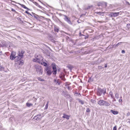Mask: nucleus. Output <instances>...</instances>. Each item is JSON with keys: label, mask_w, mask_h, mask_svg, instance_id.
<instances>
[{"label": "nucleus", "mask_w": 130, "mask_h": 130, "mask_svg": "<svg viewBox=\"0 0 130 130\" xmlns=\"http://www.w3.org/2000/svg\"><path fill=\"white\" fill-rule=\"evenodd\" d=\"M90 101L92 103H94L95 102V101L94 100L92 99H91V100Z\"/></svg>", "instance_id": "nucleus-30"}, {"label": "nucleus", "mask_w": 130, "mask_h": 130, "mask_svg": "<svg viewBox=\"0 0 130 130\" xmlns=\"http://www.w3.org/2000/svg\"><path fill=\"white\" fill-rule=\"evenodd\" d=\"M38 79L39 80H40V81H43V80L42 79H41V78H40V77H38Z\"/></svg>", "instance_id": "nucleus-37"}, {"label": "nucleus", "mask_w": 130, "mask_h": 130, "mask_svg": "<svg viewBox=\"0 0 130 130\" xmlns=\"http://www.w3.org/2000/svg\"><path fill=\"white\" fill-rule=\"evenodd\" d=\"M54 82L56 85H59L60 84L61 81L59 79H54Z\"/></svg>", "instance_id": "nucleus-9"}, {"label": "nucleus", "mask_w": 130, "mask_h": 130, "mask_svg": "<svg viewBox=\"0 0 130 130\" xmlns=\"http://www.w3.org/2000/svg\"><path fill=\"white\" fill-rule=\"evenodd\" d=\"M15 55L16 53L15 52H12L10 56V59L12 60L14 59L15 58Z\"/></svg>", "instance_id": "nucleus-7"}, {"label": "nucleus", "mask_w": 130, "mask_h": 130, "mask_svg": "<svg viewBox=\"0 0 130 130\" xmlns=\"http://www.w3.org/2000/svg\"><path fill=\"white\" fill-rule=\"evenodd\" d=\"M98 104L100 106H108L110 105V104L107 102L101 100H100L98 101Z\"/></svg>", "instance_id": "nucleus-1"}, {"label": "nucleus", "mask_w": 130, "mask_h": 130, "mask_svg": "<svg viewBox=\"0 0 130 130\" xmlns=\"http://www.w3.org/2000/svg\"><path fill=\"white\" fill-rule=\"evenodd\" d=\"M98 22L100 23H102V22H104L103 21H98Z\"/></svg>", "instance_id": "nucleus-49"}, {"label": "nucleus", "mask_w": 130, "mask_h": 130, "mask_svg": "<svg viewBox=\"0 0 130 130\" xmlns=\"http://www.w3.org/2000/svg\"><path fill=\"white\" fill-rule=\"evenodd\" d=\"M65 75L63 73L59 75L60 78L61 79V80L65 81L66 79L65 78Z\"/></svg>", "instance_id": "nucleus-10"}, {"label": "nucleus", "mask_w": 130, "mask_h": 130, "mask_svg": "<svg viewBox=\"0 0 130 130\" xmlns=\"http://www.w3.org/2000/svg\"><path fill=\"white\" fill-rule=\"evenodd\" d=\"M48 102H48V101L47 102V103L46 104L45 106V109H47V108H48Z\"/></svg>", "instance_id": "nucleus-28"}, {"label": "nucleus", "mask_w": 130, "mask_h": 130, "mask_svg": "<svg viewBox=\"0 0 130 130\" xmlns=\"http://www.w3.org/2000/svg\"><path fill=\"white\" fill-rule=\"evenodd\" d=\"M35 68L37 73L40 75L42 74L43 70L41 67L37 64L35 66Z\"/></svg>", "instance_id": "nucleus-3"}, {"label": "nucleus", "mask_w": 130, "mask_h": 130, "mask_svg": "<svg viewBox=\"0 0 130 130\" xmlns=\"http://www.w3.org/2000/svg\"><path fill=\"white\" fill-rule=\"evenodd\" d=\"M76 93L77 94H78L80 95V93Z\"/></svg>", "instance_id": "nucleus-48"}, {"label": "nucleus", "mask_w": 130, "mask_h": 130, "mask_svg": "<svg viewBox=\"0 0 130 130\" xmlns=\"http://www.w3.org/2000/svg\"><path fill=\"white\" fill-rule=\"evenodd\" d=\"M127 4H128V5H129V3L128 2H127Z\"/></svg>", "instance_id": "nucleus-51"}, {"label": "nucleus", "mask_w": 130, "mask_h": 130, "mask_svg": "<svg viewBox=\"0 0 130 130\" xmlns=\"http://www.w3.org/2000/svg\"><path fill=\"white\" fill-rule=\"evenodd\" d=\"M102 5V3L101 2L99 3L98 4V6H101Z\"/></svg>", "instance_id": "nucleus-31"}, {"label": "nucleus", "mask_w": 130, "mask_h": 130, "mask_svg": "<svg viewBox=\"0 0 130 130\" xmlns=\"http://www.w3.org/2000/svg\"><path fill=\"white\" fill-rule=\"evenodd\" d=\"M2 55V51L0 52V55Z\"/></svg>", "instance_id": "nucleus-44"}, {"label": "nucleus", "mask_w": 130, "mask_h": 130, "mask_svg": "<svg viewBox=\"0 0 130 130\" xmlns=\"http://www.w3.org/2000/svg\"><path fill=\"white\" fill-rule=\"evenodd\" d=\"M70 87L69 86H68V87H67V88L69 90H70Z\"/></svg>", "instance_id": "nucleus-46"}, {"label": "nucleus", "mask_w": 130, "mask_h": 130, "mask_svg": "<svg viewBox=\"0 0 130 130\" xmlns=\"http://www.w3.org/2000/svg\"><path fill=\"white\" fill-rule=\"evenodd\" d=\"M115 98H116L117 99H118L119 98V94H118V93H116L115 95Z\"/></svg>", "instance_id": "nucleus-23"}, {"label": "nucleus", "mask_w": 130, "mask_h": 130, "mask_svg": "<svg viewBox=\"0 0 130 130\" xmlns=\"http://www.w3.org/2000/svg\"><path fill=\"white\" fill-rule=\"evenodd\" d=\"M54 30H55V31L57 32H58L59 29L58 28L55 27Z\"/></svg>", "instance_id": "nucleus-25"}, {"label": "nucleus", "mask_w": 130, "mask_h": 130, "mask_svg": "<svg viewBox=\"0 0 130 130\" xmlns=\"http://www.w3.org/2000/svg\"><path fill=\"white\" fill-rule=\"evenodd\" d=\"M96 14H97L99 15H104V12H96Z\"/></svg>", "instance_id": "nucleus-18"}, {"label": "nucleus", "mask_w": 130, "mask_h": 130, "mask_svg": "<svg viewBox=\"0 0 130 130\" xmlns=\"http://www.w3.org/2000/svg\"><path fill=\"white\" fill-rule=\"evenodd\" d=\"M122 53H125V51L124 50H123L122 51Z\"/></svg>", "instance_id": "nucleus-41"}, {"label": "nucleus", "mask_w": 130, "mask_h": 130, "mask_svg": "<svg viewBox=\"0 0 130 130\" xmlns=\"http://www.w3.org/2000/svg\"><path fill=\"white\" fill-rule=\"evenodd\" d=\"M78 100L79 102L82 105H83L84 104V101L80 99H78Z\"/></svg>", "instance_id": "nucleus-22"}, {"label": "nucleus", "mask_w": 130, "mask_h": 130, "mask_svg": "<svg viewBox=\"0 0 130 130\" xmlns=\"http://www.w3.org/2000/svg\"><path fill=\"white\" fill-rule=\"evenodd\" d=\"M113 130H117L116 126L113 127Z\"/></svg>", "instance_id": "nucleus-36"}, {"label": "nucleus", "mask_w": 130, "mask_h": 130, "mask_svg": "<svg viewBox=\"0 0 130 130\" xmlns=\"http://www.w3.org/2000/svg\"><path fill=\"white\" fill-rule=\"evenodd\" d=\"M42 65H43L45 66H46L47 65V63L44 62L43 60L40 63Z\"/></svg>", "instance_id": "nucleus-19"}, {"label": "nucleus", "mask_w": 130, "mask_h": 130, "mask_svg": "<svg viewBox=\"0 0 130 130\" xmlns=\"http://www.w3.org/2000/svg\"><path fill=\"white\" fill-rule=\"evenodd\" d=\"M23 63V62L22 61H20L19 62V64L20 65H22Z\"/></svg>", "instance_id": "nucleus-26"}, {"label": "nucleus", "mask_w": 130, "mask_h": 130, "mask_svg": "<svg viewBox=\"0 0 130 130\" xmlns=\"http://www.w3.org/2000/svg\"><path fill=\"white\" fill-rule=\"evenodd\" d=\"M119 103H122V99H120L119 100Z\"/></svg>", "instance_id": "nucleus-34"}, {"label": "nucleus", "mask_w": 130, "mask_h": 130, "mask_svg": "<svg viewBox=\"0 0 130 130\" xmlns=\"http://www.w3.org/2000/svg\"><path fill=\"white\" fill-rule=\"evenodd\" d=\"M46 71L48 75H50L52 73V71L49 69H47L46 70Z\"/></svg>", "instance_id": "nucleus-14"}, {"label": "nucleus", "mask_w": 130, "mask_h": 130, "mask_svg": "<svg viewBox=\"0 0 130 130\" xmlns=\"http://www.w3.org/2000/svg\"><path fill=\"white\" fill-rule=\"evenodd\" d=\"M90 110L89 108H87V110H86V112H90Z\"/></svg>", "instance_id": "nucleus-29"}, {"label": "nucleus", "mask_w": 130, "mask_h": 130, "mask_svg": "<svg viewBox=\"0 0 130 130\" xmlns=\"http://www.w3.org/2000/svg\"><path fill=\"white\" fill-rule=\"evenodd\" d=\"M65 95H66V94H65Z\"/></svg>", "instance_id": "nucleus-55"}, {"label": "nucleus", "mask_w": 130, "mask_h": 130, "mask_svg": "<svg viewBox=\"0 0 130 130\" xmlns=\"http://www.w3.org/2000/svg\"><path fill=\"white\" fill-rule=\"evenodd\" d=\"M32 105L33 104H32L29 103L28 101L26 103V105L27 106L29 107L32 106Z\"/></svg>", "instance_id": "nucleus-17"}, {"label": "nucleus", "mask_w": 130, "mask_h": 130, "mask_svg": "<svg viewBox=\"0 0 130 130\" xmlns=\"http://www.w3.org/2000/svg\"><path fill=\"white\" fill-rule=\"evenodd\" d=\"M21 6L24 8L26 9L27 10H29V9L27 7H26L25 5H23V4H21Z\"/></svg>", "instance_id": "nucleus-20"}, {"label": "nucleus", "mask_w": 130, "mask_h": 130, "mask_svg": "<svg viewBox=\"0 0 130 130\" xmlns=\"http://www.w3.org/2000/svg\"><path fill=\"white\" fill-rule=\"evenodd\" d=\"M42 117V116L41 114L38 115L34 117L33 119L37 121L41 119Z\"/></svg>", "instance_id": "nucleus-6"}, {"label": "nucleus", "mask_w": 130, "mask_h": 130, "mask_svg": "<svg viewBox=\"0 0 130 130\" xmlns=\"http://www.w3.org/2000/svg\"><path fill=\"white\" fill-rule=\"evenodd\" d=\"M120 99H122V97L121 96L120 97Z\"/></svg>", "instance_id": "nucleus-53"}, {"label": "nucleus", "mask_w": 130, "mask_h": 130, "mask_svg": "<svg viewBox=\"0 0 130 130\" xmlns=\"http://www.w3.org/2000/svg\"><path fill=\"white\" fill-rule=\"evenodd\" d=\"M110 112L112 113L114 115H117L118 113V112L117 111H115L114 110H110Z\"/></svg>", "instance_id": "nucleus-12"}, {"label": "nucleus", "mask_w": 130, "mask_h": 130, "mask_svg": "<svg viewBox=\"0 0 130 130\" xmlns=\"http://www.w3.org/2000/svg\"><path fill=\"white\" fill-rule=\"evenodd\" d=\"M53 73L54 74H56L57 73V70H53L52 71Z\"/></svg>", "instance_id": "nucleus-24"}, {"label": "nucleus", "mask_w": 130, "mask_h": 130, "mask_svg": "<svg viewBox=\"0 0 130 130\" xmlns=\"http://www.w3.org/2000/svg\"><path fill=\"white\" fill-rule=\"evenodd\" d=\"M105 3V6H107V4L106 3Z\"/></svg>", "instance_id": "nucleus-50"}, {"label": "nucleus", "mask_w": 130, "mask_h": 130, "mask_svg": "<svg viewBox=\"0 0 130 130\" xmlns=\"http://www.w3.org/2000/svg\"><path fill=\"white\" fill-rule=\"evenodd\" d=\"M109 95L111 96L113 95V94L112 92H110L109 93Z\"/></svg>", "instance_id": "nucleus-32"}, {"label": "nucleus", "mask_w": 130, "mask_h": 130, "mask_svg": "<svg viewBox=\"0 0 130 130\" xmlns=\"http://www.w3.org/2000/svg\"><path fill=\"white\" fill-rule=\"evenodd\" d=\"M63 116L62 117V118H66L68 120L69 119L70 116L67 115L65 114H63Z\"/></svg>", "instance_id": "nucleus-13"}, {"label": "nucleus", "mask_w": 130, "mask_h": 130, "mask_svg": "<svg viewBox=\"0 0 130 130\" xmlns=\"http://www.w3.org/2000/svg\"><path fill=\"white\" fill-rule=\"evenodd\" d=\"M11 10H12V11H13V12H15V10H14L13 9H12Z\"/></svg>", "instance_id": "nucleus-42"}, {"label": "nucleus", "mask_w": 130, "mask_h": 130, "mask_svg": "<svg viewBox=\"0 0 130 130\" xmlns=\"http://www.w3.org/2000/svg\"><path fill=\"white\" fill-rule=\"evenodd\" d=\"M106 92V90L101 89L100 88H98L97 91V95L99 96H101V95H104V93Z\"/></svg>", "instance_id": "nucleus-4"}, {"label": "nucleus", "mask_w": 130, "mask_h": 130, "mask_svg": "<svg viewBox=\"0 0 130 130\" xmlns=\"http://www.w3.org/2000/svg\"><path fill=\"white\" fill-rule=\"evenodd\" d=\"M121 43V42H120V43H118L117 44H116V46H118V45H120V44Z\"/></svg>", "instance_id": "nucleus-35"}, {"label": "nucleus", "mask_w": 130, "mask_h": 130, "mask_svg": "<svg viewBox=\"0 0 130 130\" xmlns=\"http://www.w3.org/2000/svg\"><path fill=\"white\" fill-rule=\"evenodd\" d=\"M130 115V113L129 112H128L127 113V116H129Z\"/></svg>", "instance_id": "nucleus-39"}, {"label": "nucleus", "mask_w": 130, "mask_h": 130, "mask_svg": "<svg viewBox=\"0 0 130 130\" xmlns=\"http://www.w3.org/2000/svg\"><path fill=\"white\" fill-rule=\"evenodd\" d=\"M24 53V52L23 51H19L18 54L19 56L21 58H22L23 56V54Z\"/></svg>", "instance_id": "nucleus-8"}, {"label": "nucleus", "mask_w": 130, "mask_h": 130, "mask_svg": "<svg viewBox=\"0 0 130 130\" xmlns=\"http://www.w3.org/2000/svg\"><path fill=\"white\" fill-rule=\"evenodd\" d=\"M92 7V5L89 6H88V7L85 8L84 9L85 10H87L90 9V8Z\"/></svg>", "instance_id": "nucleus-21"}, {"label": "nucleus", "mask_w": 130, "mask_h": 130, "mask_svg": "<svg viewBox=\"0 0 130 130\" xmlns=\"http://www.w3.org/2000/svg\"><path fill=\"white\" fill-rule=\"evenodd\" d=\"M116 101V100L115 99H114V101Z\"/></svg>", "instance_id": "nucleus-54"}, {"label": "nucleus", "mask_w": 130, "mask_h": 130, "mask_svg": "<svg viewBox=\"0 0 130 130\" xmlns=\"http://www.w3.org/2000/svg\"><path fill=\"white\" fill-rule=\"evenodd\" d=\"M35 4L37 6H38V7H39L40 8H41V6H40V5H39L36 2L35 3Z\"/></svg>", "instance_id": "nucleus-27"}, {"label": "nucleus", "mask_w": 130, "mask_h": 130, "mask_svg": "<svg viewBox=\"0 0 130 130\" xmlns=\"http://www.w3.org/2000/svg\"><path fill=\"white\" fill-rule=\"evenodd\" d=\"M111 97L112 99H114V96L112 95V96H111Z\"/></svg>", "instance_id": "nucleus-45"}, {"label": "nucleus", "mask_w": 130, "mask_h": 130, "mask_svg": "<svg viewBox=\"0 0 130 130\" xmlns=\"http://www.w3.org/2000/svg\"><path fill=\"white\" fill-rule=\"evenodd\" d=\"M26 13H27V14H29L28 13H29L28 12V11H26Z\"/></svg>", "instance_id": "nucleus-47"}, {"label": "nucleus", "mask_w": 130, "mask_h": 130, "mask_svg": "<svg viewBox=\"0 0 130 130\" xmlns=\"http://www.w3.org/2000/svg\"><path fill=\"white\" fill-rule=\"evenodd\" d=\"M79 36H84V35H82L81 34V32H79Z\"/></svg>", "instance_id": "nucleus-40"}, {"label": "nucleus", "mask_w": 130, "mask_h": 130, "mask_svg": "<svg viewBox=\"0 0 130 130\" xmlns=\"http://www.w3.org/2000/svg\"><path fill=\"white\" fill-rule=\"evenodd\" d=\"M36 58L33 59V61L34 62H36L39 63L43 60V57L40 55L37 56L36 57Z\"/></svg>", "instance_id": "nucleus-2"}, {"label": "nucleus", "mask_w": 130, "mask_h": 130, "mask_svg": "<svg viewBox=\"0 0 130 130\" xmlns=\"http://www.w3.org/2000/svg\"><path fill=\"white\" fill-rule=\"evenodd\" d=\"M52 66L53 70L56 69L55 64L54 63H52Z\"/></svg>", "instance_id": "nucleus-16"}, {"label": "nucleus", "mask_w": 130, "mask_h": 130, "mask_svg": "<svg viewBox=\"0 0 130 130\" xmlns=\"http://www.w3.org/2000/svg\"><path fill=\"white\" fill-rule=\"evenodd\" d=\"M4 68L2 67H0V71H1L3 70Z\"/></svg>", "instance_id": "nucleus-38"}, {"label": "nucleus", "mask_w": 130, "mask_h": 130, "mask_svg": "<svg viewBox=\"0 0 130 130\" xmlns=\"http://www.w3.org/2000/svg\"><path fill=\"white\" fill-rule=\"evenodd\" d=\"M120 12H111V14H112L113 17H116L118 16Z\"/></svg>", "instance_id": "nucleus-11"}, {"label": "nucleus", "mask_w": 130, "mask_h": 130, "mask_svg": "<svg viewBox=\"0 0 130 130\" xmlns=\"http://www.w3.org/2000/svg\"><path fill=\"white\" fill-rule=\"evenodd\" d=\"M107 66V63L105 65V67L106 68Z\"/></svg>", "instance_id": "nucleus-43"}, {"label": "nucleus", "mask_w": 130, "mask_h": 130, "mask_svg": "<svg viewBox=\"0 0 130 130\" xmlns=\"http://www.w3.org/2000/svg\"><path fill=\"white\" fill-rule=\"evenodd\" d=\"M110 14L108 15L110 17H113L112 14H111V12H110Z\"/></svg>", "instance_id": "nucleus-33"}, {"label": "nucleus", "mask_w": 130, "mask_h": 130, "mask_svg": "<svg viewBox=\"0 0 130 130\" xmlns=\"http://www.w3.org/2000/svg\"><path fill=\"white\" fill-rule=\"evenodd\" d=\"M101 66H99V68H101Z\"/></svg>", "instance_id": "nucleus-52"}, {"label": "nucleus", "mask_w": 130, "mask_h": 130, "mask_svg": "<svg viewBox=\"0 0 130 130\" xmlns=\"http://www.w3.org/2000/svg\"><path fill=\"white\" fill-rule=\"evenodd\" d=\"M21 58L20 57H19V56H16L15 57V61L17 62Z\"/></svg>", "instance_id": "nucleus-15"}, {"label": "nucleus", "mask_w": 130, "mask_h": 130, "mask_svg": "<svg viewBox=\"0 0 130 130\" xmlns=\"http://www.w3.org/2000/svg\"><path fill=\"white\" fill-rule=\"evenodd\" d=\"M63 16L64 17V20L69 24H72V23L70 20V18L68 17L66 15H63Z\"/></svg>", "instance_id": "nucleus-5"}]
</instances>
